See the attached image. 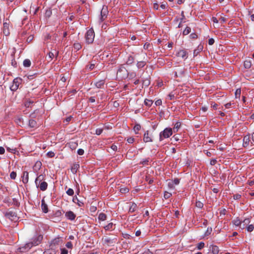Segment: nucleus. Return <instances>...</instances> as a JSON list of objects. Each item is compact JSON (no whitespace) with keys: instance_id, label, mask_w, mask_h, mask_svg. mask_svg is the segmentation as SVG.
Returning <instances> with one entry per match:
<instances>
[{"instance_id":"nucleus-18","label":"nucleus","mask_w":254,"mask_h":254,"mask_svg":"<svg viewBox=\"0 0 254 254\" xmlns=\"http://www.w3.org/2000/svg\"><path fill=\"white\" fill-rule=\"evenodd\" d=\"M72 201L76 203L79 206L81 207L83 205L84 203L80 201L76 196H74L72 198Z\"/></svg>"},{"instance_id":"nucleus-19","label":"nucleus","mask_w":254,"mask_h":254,"mask_svg":"<svg viewBox=\"0 0 254 254\" xmlns=\"http://www.w3.org/2000/svg\"><path fill=\"white\" fill-rule=\"evenodd\" d=\"M44 179V176L42 174L38 176L35 181L36 186H38L39 183L42 182V181Z\"/></svg>"},{"instance_id":"nucleus-21","label":"nucleus","mask_w":254,"mask_h":254,"mask_svg":"<svg viewBox=\"0 0 254 254\" xmlns=\"http://www.w3.org/2000/svg\"><path fill=\"white\" fill-rule=\"evenodd\" d=\"M58 53L59 52H57L56 50H55L54 52H50L48 53V57L50 59V60H52L54 57L55 55H56V57L58 55Z\"/></svg>"},{"instance_id":"nucleus-35","label":"nucleus","mask_w":254,"mask_h":254,"mask_svg":"<svg viewBox=\"0 0 254 254\" xmlns=\"http://www.w3.org/2000/svg\"><path fill=\"white\" fill-rule=\"evenodd\" d=\"M73 47L74 49L77 51L79 50L82 48L81 44L79 43H74L73 45Z\"/></svg>"},{"instance_id":"nucleus-64","label":"nucleus","mask_w":254,"mask_h":254,"mask_svg":"<svg viewBox=\"0 0 254 254\" xmlns=\"http://www.w3.org/2000/svg\"><path fill=\"white\" fill-rule=\"evenodd\" d=\"M68 251L66 249L64 248L61 250V254H67Z\"/></svg>"},{"instance_id":"nucleus-27","label":"nucleus","mask_w":254,"mask_h":254,"mask_svg":"<svg viewBox=\"0 0 254 254\" xmlns=\"http://www.w3.org/2000/svg\"><path fill=\"white\" fill-rule=\"evenodd\" d=\"M105 84V81L104 80H101L95 83V86L98 88H101Z\"/></svg>"},{"instance_id":"nucleus-45","label":"nucleus","mask_w":254,"mask_h":254,"mask_svg":"<svg viewBox=\"0 0 254 254\" xmlns=\"http://www.w3.org/2000/svg\"><path fill=\"white\" fill-rule=\"evenodd\" d=\"M10 177L11 179L14 180L16 177V173L12 171L10 174Z\"/></svg>"},{"instance_id":"nucleus-17","label":"nucleus","mask_w":254,"mask_h":254,"mask_svg":"<svg viewBox=\"0 0 254 254\" xmlns=\"http://www.w3.org/2000/svg\"><path fill=\"white\" fill-rule=\"evenodd\" d=\"M134 60H135L133 56L129 55L127 57V59L126 64L127 65H131V64H132L134 63Z\"/></svg>"},{"instance_id":"nucleus-58","label":"nucleus","mask_w":254,"mask_h":254,"mask_svg":"<svg viewBox=\"0 0 254 254\" xmlns=\"http://www.w3.org/2000/svg\"><path fill=\"white\" fill-rule=\"evenodd\" d=\"M111 148L112 150H113L115 151H117L118 150L117 146L114 144L111 145Z\"/></svg>"},{"instance_id":"nucleus-34","label":"nucleus","mask_w":254,"mask_h":254,"mask_svg":"<svg viewBox=\"0 0 254 254\" xmlns=\"http://www.w3.org/2000/svg\"><path fill=\"white\" fill-rule=\"evenodd\" d=\"M190 31H191L190 28V27L187 26L185 28V29L184 30L183 34L184 35H187L190 32Z\"/></svg>"},{"instance_id":"nucleus-26","label":"nucleus","mask_w":254,"mask_h":254,"mask_svg":"<svg viewBox=\"0 0 254 254\" xmlns=\"http://www.w3.org/2000/svg\"><path fill=\"white\" fill-rule=\"evenodd\" d=\"M181 124L179 122H177L175 124L174 127L173 128V130H174V132H177L178 131L179 129L180 128V127H181Z\"/></svg>"},{"instance_id":"nucleus-56","label":"nucleus","mask_w":254,"mask_h":254,"mask_svg":"<svg viewBox=\"0 0 254 254\" xmlns=\"http://www.w3.org/2000/svg\"><path fill=\"white\" fill-rule=\"evenodd\" d=\"M84 153V151L82 149H78L77 150V153L79 155H82Z\"/></svg>"},{"instance_id":"nucleus-49","label":"nucleus","mask_w":254,"mask_h":254,"mask_svg":"<svg viewBox=\"0 0 254 254\" xmlns=\"http://www.w3.org/2000/svg\"><path fill=\"white\" fill-rule=\"evenodd\" d=\"M172 182H173L174 185H177L180 183V180L178 178H175Z\"/></svg>"},{"instance_id":"nucleus-32","label":"nucleus","mask_w":254,"mask_h":254,"mask_svg":"<svg viewBox=\"0 0 254 254\" xmlns=\"http://www.w3.org/2000/svg\"><path fill=\"white\" fill-rule=\"evenodd\" d=\"M68 145H69V147L72 150L75 149L78 145L77 143L76 142H71L69 143Z\"/></svg>"},{"instance_id":"nucleus-7","label":"nucleus","mask_w":254,"mask_h":254,"mask_svg":"<svg viewBox=\"0 0 254 254\" xmlns=\"http://www.w3.org/2000/svg\"><path fill=\"white\" fill-rule=\"evenodd\" d=\"M5 216L11 221H15L18 219L16 213L13 211H9L7 212L6 213Z\"/></svg>"},{"instance_id":"nucleus-36","label":"nucleus","mask_w":254,"mask_h":254,"mask_svg":"<svg viewBox=\"0 0 254 254\" xmlns=\"http://www.w3.org/2000/svg\"><path fill=\"white\" fill-rule=\"evenodd\" d=\"M113 224L112 223H109L107 225L104 227L106 230H111L113 229Z\"/></svg>"},{"instance_id":"nucleus-48","label":"nucleus","mask_w":254,"mask_h":254,"mask_svg":"<svg viewBox=\"0 0 254 254\" xmlns=\"http://www.w3.org/2000/svg\"><path fill=\"white\" fill-rule=\"evenodd\" d=\"M129 191V189L128 188H122L120 190V191L122 192V193H127V192H128Z\"/></svg>"},{"instance_id":"nucleus-30","label":"nucleus","mask_w":254,"mask_h":254,"mask_svg":"<svg viewBox=\"0 0 254 254\" xmlns=\"http://www.w3.org/2000/svg\"><path fill=\"white\" fill-rule=\"evenodd\" d=\"M153 103V102L152 100L145 99L144 100V104L148 107L151 106Z\"/></svg>"},{"instance_id":"nucleus-47","label":"nucleus","mask_w":254,"mask_h":254,"mask_svg":"<svg viewBox=\"0 0 254 254\" xmlns=\"http://www.w3.org/2000/svg\"><path fill=\"white\" fill-rule=\"evenodd\" d=\"M134 128V130L135 131H138V130H139L140 129V128H141V126H140V125H139V124H136V125H135L134 126V128Z\"/></svg>"},{"instance_id":"nucleus-14","label":"nucleus","mask_w":254,"mask_h":254,"mask_svg":"<svg viewBox=\"0 0 254 254\" xmlns=\"http://www.w3.org/2000/svg\"><path fill=\"white\" fill-rule=\"evenodd\" d=\"M250 142V137L249 135H246L243 138V146L244 147H247Z\"/></svg>"},{"instance_id":"nucleus-23","label":"nucleus","mask_w":254,"mask_h":254,"mask_svg":"<svg viewBox=\"0 0 254 254\" xmlns=\"http://www.w3.org/2000/svg\"><path fill=\"white\" fill-rule=\"evenodd\" d=\"M29 126L31 127H36L37 126V122L33 119L29 121Z\"/></svg>"},{"instance_id":"nucleus-6","label":"nucleus","mask_w":254,"mask_h":254,"mask_svg":"<svg viewBox=\"0 0 254 254\" xmlns=\"http://www.w3.org/2000/svg\"><path fill=\"white\" fill-rule=\"evenodd\" d=\"M108 11L107 6H103L101 10L100 20L101 22L103 21L107 17Z\"/></svg>"},{"instance_id":"nucleus-11","label":"nucleus","mask_w":254,"mask_h":254,"mask_svg":"<svg viewBox=\"0 0 254 254\" xmlns=\"http://www.w3.org/2000/svg\"><path fill=\"white\" fill-rule=\"evenodd\" d=\"M143 140L145 142H148L152 141L151 137L149 135V131L148 130L146 131L144 134Z\"/></svg>"},{"instance_id":"nucleus-59","label":"nucleus","mask_w":254,"mask_h":254,"mask_svg":"<svg viewBox=\"0 0 254 254\" xmlns=\"http://www.w3.org/2000/svg\"><path fill=\"white\" fill-rule=\"evenodd\" d=\"M95 64H91L87 66V68L89 69L90 70H92L94 67Z\"/></svg>"},{"instance_id":"nucleus-55","label":"nucleus","mask_w":254,"mask_h":254,"mask_svg":"<svg viewBox=\"0 0 254 254\" xmlns=\"http://www.w3.org/2000/svg\"><path fill=\"white\" fill-rule=\"evenodd\" d=\"M211 231H212V229L211 228L210 229L207 228L206 231L205 233V236H208L209 234H210Z\"/></svg>"},{"instance_id":"nucleus-1","label":"nucleus","mask_w":254,"mask_h":254,"mask_svg":"<svg viewBox=\"0 0 254 254\" xmlns=\"http://www.w3.org/2000/svg\"><path fill=\"white\" fill-rule=\"evenodd\" d=\"M173 134V129L170 127H167L160 133L159 140H163L164 138H167L171 136Z\"/></svg>"},{"instance_id":"nucleus-57","label":"nucleus","mask_w":254,"mask_h":254,"mask_svg":"<svg viewBox=\"0 0 254 254\" xmlns=\"http://www.w3.org/2000/svg\"><path fill=\"white\" fill-rule=\"evenodd\" d=\"M190 37L191 39H196L197 38V35H196V34H195L194 33H191L190 35Z\"/></svg>"},{"instance_id":"nucleus-10","label":"nucleus","mask_w":254,"mask_h":254,"mask_svg":"<svg viewBox=\"0 0 254 254\" xmlns=\"http://www.w3.org/2000/svg\"><path fill=\"white\" fill-rule=\"evenodd\" d=\"M65 215L66 217L70 220H74L76 217V215L71 211L66 212Z\"/></svg>"},{"instance_id":"nucleus-42","label":"nucleus","mask_w":254,"mask_h":254,"mask_svg":"<svg viewBox=\"0 0 254 254\" xmlns=\"http://www.w3.org/2000/svg\"><path fill=\"white\" fill-rule=\"evenodd\" d=\"M172 196V193L167 191H165L164 193V197L165 199H168Z\"/></svg>"},{"instance_id":"nucleus-12","label":"nucleus","mask_w":254,"mask_h":254,"mask_svg":"<svg viewBox=\"0 0 254 254\" xmlns=\"http://www.w3.org/2000/svg\"><path fill=\"white\" fill-rule=\"evenodd\" d=\"M37 187H39L42 191H45L47 190L48 187V184L46 182H42L38 184Z\"/></svg>"},{"instance_id":"nucleus-43","label":"nucleus","mask_w":254,"mask_h":254,"mask_svg":"<svg viewBox=\"0 0 254 254\" xmlns=\"http://www.w3.org/2000/svg\"><path fill=\"white\" fill-rule=\"evenodd\" d=\"M254 226L253 224L249 225L247 227V231L250 232H252L254 230Z\"/></svg>"},{"instance_id":"nucleus-60","label":"nucleus","mask_w":254,"mask_h":254,"mask_svg":"<svg viewBox=\"0 0 254 254\" xmlns=\"http://www.w3.org/2000/svg\"><path fill=\"white\" fill-rule=\"evenodd\" d=\"M226 20H227V19L225 17H222V16L220 17L219 19V21H220L221 22H222V23L225 22L226 21Z\"/></svg>"},{"instance_id":"nucleus-61","label":"nucleus","mask_w":254,"mask_h":254,"mask_svg":"<svg viewBox=\"0 0 254 254\" xmlns=\"http://www.w3.org/2000/svg\"><path fill=\"white\" fill-rule=\"evenodd\" d=\"M155 104L156 106H160L162 104V100L161 99H158L155 101Z\"/></svg>"},{"instance_id":"nucleus-41","label":"nucleus","mask_w":254,"mask_h":254,"mask_svg":"<svg viewBox=\"0 0 254 254\" xmlns=\"http://www.w3.org/2000/svg\"><path fill=\"white\" fill-rule=\"evenodd\" d=\"M142 84L145 86H148L150 84V81L148 79H146L143 80Z\"/></svg>"},{"instance_id":"nucleus-22","label":"nucleus","mask_w":254,"mask_h":254,"mask_svg":"<svg viewBox=\"0 0 254 254\" xmlns=\"http://www.w3.org/2000/svg\"><path fill=\"white\" fill-rule=\"evenodd\" d=\"M62 215V212L60 210H57L53 215H51V219H54L55 217H60Z\"/></svg>"},{"instance_id":"nucleus-20","label":"nucleus","mask_w":254,"mask_h":254,"mask_svg":"<svg viewBox=\"0 0 254 254\" xmlns=\"http://www.w3.org/2000/svg\"><path fill=\"white\" fill-rule=\"evenodd\" d=\"M210 250L213 254H218L219 253V248L217 246L212 245L210 247Z\"/></svg>"},{"instance_id":"nucleus-38","label":"nucleus","mask_w":254,"mask_h":254,"mask_svg":"<svg viewBox=\"0 0 254 254\" xmlns=\"http://www.w3.org/2000/svg\"><path fill=\"white\" fill-rule=\"evenodd\" d=\"M33 103H34V102H33V101H31V100H29L26 101L25 102L24 105H25V106L26 108H29V107H31V105L32 104H33Z\"/></svg>"},{"instance_id":"nucleus-4","label":"nucleus","mask_w":254,"mask_h":254,"mask_svg":"<svg viewBox=\"0 0 254 254\" xmlns=\"http://www.w3.org/2000/svg\"><path fill=\"white\" fill-rule=\"evenodd\" d=\"M43 239V236L41 235H38L34 236L31 241L29 242L31 245V247L36 246L40 244Z\"/></svg>"},{"instance_id":"nucleus-28","label":"nucleus","mask_w":254,"mask_h":254,"mask_svg":"<svg viewBox=\"0 0 254 254\" xmlns=\"http://www.w3.org/2000/svg\"><path fill=\"white\" fill-rule=\"evenodd\" d=\"M146 64L145 61H140L137 62L136 66L138 68H141L143 67L146 65Z\"/></svg>"},{"instance_id":"nucleus-16","label":"nucleus","mask_w":254,"mask_h":254,"mask_svg":"<svg viewBox=\"0 0 254 254\" xmlns=\"http://www.w3.org/2000/svg\"><path fill=\"white\" fill-rule=\"evenodd\" d=\"M137 208V205L135 203L132 202L129 207L128 212L129 213H133L136 210Z\"/></svg>"},{"instance_id":"nucleus-40","label":"nucleus","mask_w":254,"mask_h":254,"mask_svg":"<svg viewBox=\"0 0 254 254\" xmlns=\"http://www.w3.org/2000/svg\"><path fill=\"white\" fill-rule=\"evenodd\" d=\"M198 50H194L193 51V55L194 56H196L197 55V54L200 52V51L202 50V47H200V46H198Z\"/></svg>"},{"instance_id":"nucleus-44","label":"nucleus","mask_w":254,"mask_h":254,"mask_svg":"<svg viewBox=\"0 0 254 254\" xmlns=\"http://www.w3.org/2000/svg\"><path fill=\"white\" fill-rule=\"evenodd\" d=\"M204 247V243L203 242H200L197 244V248L198 250L202 249Z\"/></svg>"},{"instance_id":"nucleus-2","label":"nucleus","mask_w":254,"mask_h":254,"mask_svg":"<svg viewBox=\"0 0 254 254\" xmlns=\"http://www.w3.org/2000/svg\"><path fill=\"white\" fill-rule=\"evenodd\" d=\"M128 73L126 68L121 65L118 69L117 75V76L121 79H125L128 76Z\"/></svg>"},{"instance_id":"nucleus-53","label":"nucleus","mask_w":254,"mask_h":254,"mask_svg":"<svg viewBox=\"0 0 254 254\" xmlns=\"http://www.w3.org/2000/svg\"><path fill=\"white\" fill-rule=\"evenodd\" d=\"M134 141V138L133 137H128L127 139V141L129 143H132Z\"/></svg>"},{"instance_id":"nucleus-9","label":"nucleus","mask_w":254,"mask_h":254,"mask_svg":"<svg viewBox=\"0 0 254 254\" xmlns=\"http://www.w3.org/2000/svg\"><path fill=\"white\" fill-rule=\"evenodd\" d=\"M31 248V245L27 243L24 246L20 247L19 250L21 253H25L28 252Z\"/></svg>"},{"instance_id":"nucleus-15","label":"nucleus","mask_w":254,"mask_h":254,"mask_svg":"<svg viewBox=\"0 0 254 254\" xmlns=\"http://www.w3.org/2000/svg\"><path fill=\"white\" fill-rule=\"evenodd\" d=\"M22 182L24 184H27L28 182V173L27 171H24L23 173L22 176Z\"/></svg>"},{"instance_id":"nucleus-25","label":"nucleus","mask_w":254,"mask_h":254,"mask_svg":"<svg viewBox=\"0 0 254 254\" xmlns=\"http://www.w3.org/2000/svg\"><path fill=\"white\" fill-rule=\"evenodd\" d=\"M79 164H73V165L72 166V168H71V172L73 174H75L77 172V171L79 169Z\"/></svg>"},{"instance_id":"nucleus-13","label":"nucleus","mask_w":254,"mask_h":254,"mask_svg":"<svg viewBox=\"0 0 254 254\" xmlns=\"http://www.w3.org/2000/svg\"><path fill=\"white\" fill-rule=\"evenodd\" d=\"M41 208L43 212L46 213L48 212V207L44 199L41 201Z\"/></svg>"},{"instance_id":"nucleus-29","label":"nucleus","mask_w":254,"mask_h":254,"mask_svg":"<svg viewBox=\"0 0 254 254\" xmlns=\"http://www.w3.org/2000/svg\"><path fill=\"white\" fill-rule=\"evenodd\" d=\"M107 218V215L104 213H101L98 216V219L101 221H104Z\"/></svg>"},{"instance_id":"nucleus-5","label":"nucleus","mask_w":254,"mask_h":254,"mask_svg":"<svg viewBox=\"0 0 254 254\" xmlns=\"http://www.w3.org/2000/svg\"><path fill=\"white\" fill-rule=\"evenodd\" d=\"M22 79L20 77H16L14 79L12 85L10 86V90L15 91L19 87L20 84H21Z\"/></svg>"},{"instance_id":"nucleus-54","label":"nucleus","mask_w":254,"mask_h":254,"mask_svg":"<svg viewBox=\"0 0 254 254\" xmlns=\"http://www.w3.org/2000/svg\"><path fill=\"white\" fill-rule=\"evenodd\" d=\"M104 241L107 244H110V243H113V241L112 240L110 239V238H106L104 239Z\"/></svg>"},{"instance_id":"nucleus-8","label":"nucleus","mask_w":254,"mask_h":254,"mask_svg":"<svg viewBox=\"0 0 254 254\" xmlns=\"http://www.w3.org/2000/svg\"><path fill=\"white\" fill-rule=\"evenodd\" d=\"M178 57H181L182 59L186 60L188 58V54L186 50H181L176 54Z\"/></svg>"},{"instance_id":"nucleus-31","label":"nucleus","mask_w":254,"mask_h":254,"mask_svg":"<svg viewBox=\"0 0 254 254\" xmlns=\"http://www.w3.org/2000/svg\"><path fill=\"white\" fill-rule=\"evenodd\" d=\"M23 64L25 67H29L31 65V61L29 59H25L24 60Z\"/></svg>"},{"instance_id":"nucleus-52","label":"nucleus","mask_w":254,"mask_h":254,"mask_svg":"<svg viewBox=\"0 0 254 254\" xmlns=\"http://www.w3.org/2000/svg\"><path fill=\"white\" fill-rule=\"evenodd\" d=\"M65 246L68 249H71L72 248V244L71 242H67Z\"/></svg>"},{"instance_id":"nucleus-33","label":"nucleus","mask_w":254,"mask_h":254,"mask_svg":"<svg viewBox=\"0 0 254 254\" xmlns=\"http://www.w3.org/2000/svg\"><path fill=\"white\" fill-rule=\"evenodd\" d=\"M233 224L236 226H240L241 225V221L238 218H237L236 219H234L233 221Z\"/></svg>"},{"instance_id":"nucleus-39","label":"nucleus","mask_w":254,"mask_h":254,"mask_svg":"<svg viewBox=\"0 0 254 254\" xmlns=\"http://www.w3.org/2000/svg\"><path fill=\"white\" fill-rule=\"evenodd\" d=\"M66 193L69 196H72L74 194V191L73 189L69 188L66 190Z\"/></svg>"},{"instance_id":"nucleus-62","label":"nucleus","mask_w":254,"mask_h":254,"mask_svg":"<svg viewBox=\"0 0 254 254\" xmlns=\"http://www.w3.org/2000/svg\"><path fill=\"white\" fill-rule=\"evenodd\" d=\"M142 254H153V253L149 249H146L142 253Z\"/></svg>"},{"instance_id":"nucleus-3","label":"nucleus","mask_w":254,"mask_h":254,"mask_svg":"<svg viewBox=\"0 0 254 254\" xmlns=\"http://www.w3.org/2000/svg\"><path fill=\"white\" fill-rule=\"evenodd\" d=\"M95 34L92 29L88 30L85 34L86 42L88 44L92 43L94 39Z\"/></svg>"},{"instance_id":"nucleus-51","label":"nucleus","mask_w":254,"mask_h":254,"mask_svg":"<svg viewBox=\"0 0 254 254\" xmlns=\"http://www.w3.org/2000/svg\"><path fill=\"white\" fill-rule=\"evenodd\" d=\"M103 132V129L102 128H97L96 130V134L97 135L101 134Z\"/></svg>"},{"instance_id":"nucleus-24","label":"nucleus","mask_w":254,"mask_h":254,"mask_svg":"<svg viewBox=\"0 0 254 254\" xmlns=\"http://www.w3.org/2000/svg\"><path fill=\"white\" fill-rule=\"evenodd\" d=\"M244 66L246 68L249 69L252 66L251 62L250 60H246L244 62Z\"/></svg>"},{"instance_id":"nucleus-63","label":"nucleus","mask_w":254,"mask_h":254,"mask_svg":"<svg viewBox=\"0 0 254 254\" xmlns=\"http://www.w3.org/2000/svg\"><path fill=\"white\" fill-rule=\"evenodd\" d=\"M214 43V40L213 38H210L208 40V44L209 45H212Z\"/></svg>"},{"instance_id":"nucleus-50","label":"nucleus","mask_w":254,"mask_h":254,"mask_svg":"<svg viewBox=\"0 0 254 254\" xmlns=\"http://www.w3.org/2000/svg\"><path fill=\"white\" fill-rule=\"evenodd\" d=\"M241 195L240 194H235L233 195V198L234 199H236V200H238V199H239L240 198H241Z\"/></svg>"},{"instance_id":"nucleus-37","label":"nucleus","mask_w":254,"mask_h":254,"mask_svg":"<svg viewBox=\"0 0 254 254\" xmlns=\"http://www.w3.org/2000/svg\"><path fill=\"white\" fill-rule=\"evenodd\" d=\"M241 90L240 88L237 89L235 91L236 98H240L241 96Z\"/></svg>"},{"instance_id":"nucleus-46","label":"nucleus","mask_w":254,"mask_h":254,"mask_svg":"<svg viewBox=\"0 0 254 254\" xmlns=\"http://www.w3.org/2000/svg\"><path fill=\"white\" fill-rule=\"evenodd\" d=\"M55 155V154L54 152L53 151H49L47 153V156L48 157H50V158H52V157H54Z\"/></svg>"}]
</instances>
